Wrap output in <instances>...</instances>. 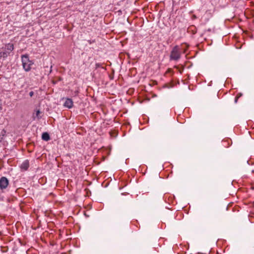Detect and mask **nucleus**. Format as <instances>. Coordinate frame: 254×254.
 Instances as JSON below:
<instances>
[{
  "label": "nucleus",
  "instance_id": "12",
  "mask_svg": "<svg viewBox=\"0 0 254 254\" xmlns=\"http://www.w3.org/2000/svg\"><path fill=\"white\" fill-rule=\"evenodd\" d=\"M193 18H196V16H195V15H193Z\"/></svg>",
  "mask_w": 254,
  "mask_h": 254
},
{
  "label": "nucleus",
  "instance_id": "6",
  "mask_svg": "<svg viewBox=\"0 0 254 254\" xmlns=\"http://www.w3.org/2000/svg\"><path fill=\"white\" fill-rule=\"evenodd\" d=\"M42 138L44 140L48 141L50 140V137L49 134L47 132H44L42 133Z\"/></svg>",
  "mask_w": 254,
  "mask_h": 254
},
{
  "label": "nucleus",
  "instance_id": "11",
  "mask_svg": "<svg viewBox=\"0 0 254 254\" xmlns=\"http://www.w3.org/2000/svg\"><path fill=\"white\" fill-rule=\"evenodd\" d=\"M34 94V92L33 91H31L29 93V95L30 97H32Z\"/></svg>",
  "mask_w": 254,
  "mask_h": 254
},
{
  "label": "nucleus",
  "instance_id": "7",
  "mask_svg": "<svg viewBox=\"0 0 254 254\" xmlns=\"http://www.w3.org/2000/svg\"><path fill=\"white\" fill-rule=\"evenodd\" d=\"M10 53L9 52L5 51L3 52H0V58H5L8 57V56L9 55Z\"/></svg>",
  "mask_w": 254,
  "mask_h": 254
},
{
  "label": "nucleus",
  "instance_id": "3",
  "mask_svg": "<svg viewBox=\"0 0 254 254\" xmlns=\"http://www.w3.org/2000/svg\"><path fill=\"white\" fill-rule=\"evenodd\" d=\"M8 185V180L4 177H2L0 179V189L1 190L5 189Z\"/></svg>",
  "mask_w": 254,
  "mask_h": 254
},
{
  "label": "nucleus",
  "instance_id": "4",
  "mask_svg": "<svg viewBox=\"0 0 254 254\" xmlns=\"http://www.w3.org/2000/svg\"><path fill=\"white\" fill-rule=\"evenodd\" d=\"M64 106L68 108H71L73 106V101L71 99L67 98L64 103Z\"/></svg>",
  "mask_w": 254,
  "mask_h": 254
},
{
  "label": "nucleus",
  "instance_id": "2",
  "mask_svg": "<svg viewBox=\"0 0 254 254\" xmlns=\"http://www.w3.org/2000/svg\"><path fill=\"white\" fill-rule=\"evenodd\" d=\"M170 60L177 61L180 59L181 51L178 46H175L170 53Z\"/></svg>",
  "mask_w": 254,
  "mask_h": 254
},
{
  "label": "nucleus",
  "instance_id": "10",
  "mask_svg": "<svg viewBox=\"0 0 254 254\" xmlns=\"http://www.w3.org/2000/svg\"><path fill=\"white\" fill-rule=\"evenodd\" d=\"M40 113V111L39 110H37V111H36V115L37 117L38 118H39V119L40 118V117H39V115Z\"/></svg>",
  "mask_w": 254,
  "mask_h": 254
},
{
  "label": "nucleus",
  "instance_id": "8",
  "mask_svg": "<svg viewBox=\"0 0 254 254\" xmlns=\"http://www.w3.org/2000/svg\"><path fill=\"white\" fill-rule=\"evenodd\" d=\"M5 48L8 51V52H10L13 50L14 46L12 44L8 43V44H7L6 45Z\"/></svg>",
  "mask_w": 254,
  "mask_h": 254
},
{
  "label": "nucleus",
  "instance_id": "1",
  "mask_svg": "<svg viewBox=\"0 0 254 254\" xmlns=\"http://www.w3.org/2000/svg\"><path fill=\"white\" fill-rule=\"evenodd\" d=\"M21 61L24 69L26 71H29L33 63L29 60L28 56L27 55H22L21 56Z\"/></svg>",
  "mask_w": 254,
  "mask_h": 254
},
{
  "label": "nucleus",
  "instance_id": "5",
  "mask_svg": "<svg viewBox=\"0 0 254 254\" xmlns=\"http://www.w3.org/2000/svg\"><path fill=\"white\" fill-rule=\"evenodd\" d=\"M29 167L28 160H25L21 165L20 168L23 170H27Z\"/></svg>",
  "mask_w": 254,
  "mask_h": 254
},
{
  "label": "nucleus",
  "instance_id": "9",
  "mask_svg": "<svg viewBox=\"0 0 254 254\" xmlns=\"http://www.w3.org/2000/svg\"><path fill=\"white\" fill-rule=\"evenodd\" d=\"M241 95H241V94H238V95H237V96L235 97V103H237V101H238V98H239L240 96H241Z\"/></svg>",
  "mask_w": 254,
  "mask_h": 254
}]
</instances>
